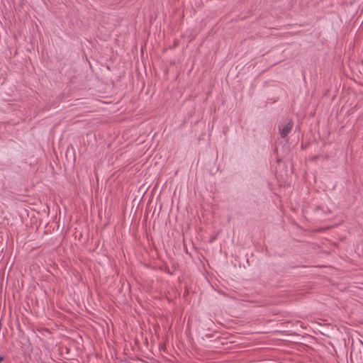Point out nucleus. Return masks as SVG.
<instances>
[{"mask_svg": "<svg viewBox=\"0 0 363 363\" xmlns=\"http://www.w3.org/2000/svg\"><path fill=\"white\" fill-rule=\"evenodd\" d=\"M294 127L292 119H287L285 122H281L278 124L279 134L281 138H285L291 131Z\"/></svg>", "mask_w": 363, "mask_h": 363, "instance_id": "f257e3e1", "label": "nucleus"}]
</instances>
